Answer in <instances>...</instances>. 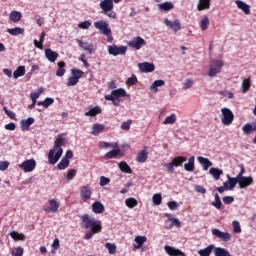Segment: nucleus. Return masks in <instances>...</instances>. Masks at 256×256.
Returning a JSON list of instances; mask_svg holds the SVG:
<instances>
[{
	"instance_id": "obj_35",
	"label": "nucleus",
	"mask_w": 256,
	"mask_h": 256,
	"mask_svg": "<svg viewBox=\"0 0 256 256\" xmlns=\"http://www.w3.org/2000/svg\"><path fill=\"white\" fill-rule=\"evenodd\" d=\"M163 85H165L164 80H155L150 86V91H153V93H157V91H159L158 87H163Z\"/></svg>"
},
{
	"instance_id": "obj_20",
	"label": "nucleus",
	"mask_w": 256,
	"mask_h": 256,
	"mask_svg": "<svg viewBox=\"0 0 256 256\" xmlns=\"http://www.w3.org/2000/svg\"><path fill=\"white\" fill-rule=\"evenodd\" d=\"M235 3L237 5L238 9L243 11V13H245V15H251V6H249V4L243 2L242 0H236Z\"/></svg>"
},
{
	"instance_id": "obj_32",
	"label": "nucleus",
	"mask_w": 256,
	"mask_h": 256,
	"mask_svg": "<svg viewBox=\"0 0 256 256\" xmlns=\"http://www.w3.org/2000/svg\"><path fill=\"white\" fill-rule=\"evenodd\" d=\"M103 131H105V125L99 124V123H95L92 126L91 134L92 135H99V133H101Z\"/></svg>"
},
{
	"instance_id": "obj_4",
	"label": "nucleus",
	"mask_w": 256,
	"mask_h": 256,
	"mask_svg": "<svg viewBox=\"0 0 256 256\" xmlns=\"http://www.w3.org/2000/svg\"><path fill=\"white\" fill-rule=\"evenodd\" d=\"M235 119V115L231 109L224 107L221 109V121L224 125H231Z\"/></svg>"
},
{
	"instance_id": "obj_5",
	"label": "nucleus",
	"mask_w": 256,
	"mask_h": 256,
	"mask_svg": "<svg viewBox=\"0 0 256 256\" xmlns=\"http://www.w3.org/2000/svg\"><path fill=\"white\" fill-rule=\"evenodd\" d=\"M61 155H63V149L52 148L48 153V161L50 165H55L59 159H61Z\"/></svg>"
},
{
	"instance_id": "obj_17",
	"label": "nucleus",
	"mask_w": 256,
	"mask_h": 256,
	"mask_svg": "<svg viewBox=\"0 0 256 256\" xmlns=\"http://www.w3.org/2000/svg\"><path fill=\"white\" fill-rule=\"evenodd\" d=\"M164 251H166L169 256H185L183 251L169 245L164 246Z\"/></svg>"
},
{
	"instance_id": "obj_62",
	"label": "nucleus",
	"mask_w": 256,
	"mask_h": 256,
	"mask_svg": "<svg viewBox=\"0 0 256 256\" xmlns=\"http://www.w3.org/2000/svg\"><path fill=\"white\" fill-rule=\"evenodd\" d=\"M79 29H89L91 27V21L86 20L78 24Z\"/></svg>"
},
{
	"instance_id": "obj_63",
	"label": "nucleus",
	"mask_w": 256,
	"mask_h": 256,
	"mask_svg": "<svg viewBox=\"0 0 256 256\" xmlns=\"http://www.w3.org/2000/svg\"><path fill=\"white\" fill-rule=\"evenodd\" d=\"M194 81L191 80V79H186L184 82H183V87L184 89H191V87H193L194 85Z\"/></svg>"
},
{
	"instance_id": "obj_1",
	"label": "nucleus",
	"mask_w": 256,
	"mask_h": 256,
	"mask_svg": "<svg viewBox=\"0 0 256 256\" xmlns=\"http://www.w3.org/2000/svg\"><path fill=\"white\" fill-rule=\"evenodd\" d=\"M81 221L85 229H90L85 235L86 240L91 239L96 233H101V221L95 219V217L89 216V214H84L81 216Z\"/></svg>"
},
{
	"instance_id": "obj_2",
	"label": "nucleus",
	"mask_w": 256,
	"mask_h": 256,
	"mask_svg": "<svg viewBox=\"0 0 256 256\" xmlns=\"http://www.w3.org/2000/svg\"><path fill=\"white\" fill-rule=\"evenodd\" d=\"M71 75L72 77H69L67 79V82H66L67 87H75V85L79 83V79L83 77V71L77 68H72Z\"/></svg>"
},
{
	"instance_id": "obj_61",
	"label": "nucleus",
	"mask_w": 256,
	"mask_h": 256,
	"mask_svg": "<svg viewBox=\"0 0 256 256\" xmlns=\"http://www.w3.org/2000/svg\"><path fill=\"white\" fill-rule=\"evenodd\" d=\"M168 208L170 211H177L179 209V204H177L175 201H170L168 202Z\"/></svg>"
},
{
	"instance_id": "obj_12",
	"label": "nucleus",
	"mask_w": 256,
	"mask_h": 256,
	"mask_svg": "<svg viewBox=\"0 0 256 256\" xmlns=\"http://www.w3.org/2000/svg\"><path fill=\"white\" fill-rule=\"evenodd\" d=\"M238 179V185L240 189H245L251 185H253V177L251 176H242Z\"/></svg>"
},
{
	"instance_id": "obj_21",
	"label": "nucleus",
	"mask_w": 256,
	"mask_h": 256,
	"mask_svg": "<svg viewBox=\"0 0 256 256\" xmlns=\"http://www.w3.org/2000/svg\"><path fill=\"white\" fill-rule=\"evenodd\" d=\"M99 114H101V106H90L88 111L85 112L86 117H95Z\"/></svg>"
},
{
	"instance_id": "obj_64",
	"label": "nucleus",
	"mask_w": 256,
	"mask_h": 256,
	"mask_svg": "<svg viewBox=\"0 0 256 256\" xmlns=\"http://www.w3.org/2000/svg\"><path fill=\"white\" fill-rule=\"evenodd\" d=\"M164 167L169 171V173H175V164L173 162L164 164Z\"/></svg>"
},
{
	"instance_id": "obj_39",
	"label": "nucleus",
	"mask_w": 256,
	"mask_h": 256,
	"mask_svg": "<svg viewBox=\"0 0 256 256\" xmlns=\"http://www.w3.org/2000/svg\"><path fill=\"white\" fill-rule=\"evenodd\" d=\"M53 103H55V100L53 98H45L44 101H39L37 102L38 107H45V109H47V107H50V105H53Z\"/></svg>"
},
{
	"instance_id": "obj_18",
	"label": "nucleus",
	"mask_w": 256,
	"mask_h": 256,
	"mask_svg": "<svg viewBox=\"0 0 256 256\" xmlns=\"http://www.w3.org/2000/svg\"><path fill=\"white\" fill-rule=\"evenodd\" d=\"M45 57L50 63H55L59 58V53L53 51L51 48L45 49Z\"/></svg>"
},
{
	"instance_id": "obj_57",
	"label": "nucleus",
	"mask_w": 256,
	"mask_h": 256,
	"mask_svg": "<svg viewBox=\"0 0 256 256\" xmlns=\"http://www.w3.org/2000/svg\"><path fill=\"white\" fill-rule=\"evenodd\" d=\"M137 83V76L135 74H132L130 78L127 79L126 85L129 87H132V85H135Z\"/></svg>"
},
{
	"instance_id": "obj_27",
	"label": "nucleus",
	"mask_w": 256,
	"mask_h": 256,
	"mask_svg": "<svg viewBox=\"0 0 256 256\" xmlns=\"http://www.w3.org/2000/svg\"><path fill=\"white\" fill-rule=\"evenodd\" d=\"M184 169L189 173L195 171V156H191L188 159V162L184 164Z\"/></svg>"
},
{
	"instance_id": "obj_13",
	"label": "nucleus",
	"mask_w": 256,
	"mask_h": 256,
	"mask_svg": "<svg viewBox=\"0 0 256 256\" xmlns=\"http://www.w3.org/2000/svg\"><path fill=\"white\" fill-rule=\"evenodd\" d=\"M197 161L201 165L203 171H209V168L213 167V162H211V160H209V158H205L203 156H198Z\"/></svg>"
},
{
	"instance_id": "obj_22",
	"label": "nucleus",
	"mask_w": 256,
	"mask_h": 256,
	"mask_svg": "<svg viewBox=\"0 0 256 256\" xmlns=\"http://www.w3.org/2000/svg\"><path fill=\"white\" fill-rule=\"evenodd\" d=\"M33 123H35V119L32 117L21 120L20 125H21L22 131H29V127H31Z\"/></svg>"
},
{
	"instance_id": "obj_49",
	"label": "nucleus",
	"mask_w": 256,
	"mask_h": 256,
	"mask_svg": "<svg viewBox=\"0 0 256 256\" xmlns=\"http://www.w3.org/2000/svg\"><path fill=\"white\" fill-rule=\"evenodd\" d=\"M105 247L108 249L110 255H115L117 253V246L115 244L107 242Z\"/></svg>"
},
{
	"instance_id": "obj_54",
	"label": "nucleus",
	"mask_w": 256,
	"mask_h": 256,
	"mask_svg": "<svg viewBox=\"0 0 256 256\" xmlns=\"http://www.w3.org/2000/svg\"><path fill=\"white\" fill-rule=\"evenodd\" d=\"M75 175H77L76 169L68 170L67 175H66L67 181H73V179L75 178Z\"/></svg>"
},
{
	"instance_id": "obj_11",
	"label": "nucleus",
	"mask_w": 256,
	"mask_h": 256,
	"mask_svg": "<svg viewBox=\"0 0 256 256\" xmlns=\"http://www.w3.org/2000/svg\"><path fill=\"white\" fill-rule=\"evenodd\" d=\"M164 25H166V27L168 29H171L174 33H178V31H181V21L179 20L171 21L168 18H165Z\"/></svg>"
},
{
	"instance_id": "obj_10",
	"label": "nucleus",
	"mask_w": 256,
	"mask_h": 256,
	"mask_svg": "<svg viewBox=\"0 0 256 256\" xmlns=\"http://www.w3.org/2000/svg\"><path fill=\"white\" fill-rule=\"evenodd\" d=\"M211 233L213 237H217L220 241H224L225 243L231 241V234L229 232H223L217 228H213Z\"/></svg>"
},
{
	"instance_id": "obj_40",
	"label": "nucleus",
	"mask_w": 256,
	"mask_h": 256,
	"mask_svg": "<svg viewBox=\"0 0 256 256\" xmlns=\"http://www.w3.org/2000/svg\"><path fill=\"white\" fill-rule=\"evenodd\" d=\"M118 155H121V150L119 148L113 149L105 154L106 159H115V157H118Z\"/></svg>"
},
{
	"instance_id": "obj_36",
	"label": "nucleus",
	"mask_w": 256,
	"mask_h": 256,
	"mask_svg": "<svg viewBox=\"0 0 256 256\" xmlns=\"http://www.w3.org/2000/svg\"><path fill=\"white\" fill-rule=\"evenodd\" d=\"M185 161H187V157L177 156L173 158L172 163L174 164V167H182Z\"/></svg>"
},
{
	"instance_id": "obj_59",
	"label": "nucleus",
	"mask_w": 256,
	"mask_h": 256,
	"mask_svg": "<svg viewBox=\"0 0 256 256\" xmlns=\"http://www.w3.org/2000/svg\"><path fill=\"white\" fill-rule=\"evenodd\" d=\"M232 227H233L234 233H241V224H239V221L234 220L232 222Z\"/></svg>"
},
{
	"instance_id": "obj_37",
	"label": "nucleus",
	"mask_w": 256,
	"mask_h": 256,
	"mask_svg": "<svg viewBox=\"0 0 256 256\" xmlns=\"http://www.w3.org/2000/svg\"><path fill=\"white\" fill-rule=\"evenodd\" d=\"M173 7V2H163L161 4H158L159 11H171Z\"/></svg>"
},
{
	"instance_id": "obj_38",
	"label": "nucleus",
	"mask_w": 256,
	"mask_h": 256,
	"mask_svg": "<svg viewBox=\"0 0 256 256\" xmlns=\"http://www.w3.org/2000/svg\"><path fill=\"white\" fill-rule=\"evenodd\" d=\"M7 33L10 35H13L14 37H17V35H23L25 33V29L21 27H15L7 30Z\"/></svg>"
},
{
	"instance_id": "obj_7",
	"label": "nucleus",
	"mask_w": 256,
	"mask_h": 256,
	"mask_svg": "<svg viewBox=\"0 0 256 256\" xmlns=\"http://www.w3.org/2000/svg\"><path fill=\"white\" fill-rule=\"evenodd\" d=\"M94 27L100 30L102 35H111V28H109V22L106 20H99L94 22Z\"/></svg>"
},
{
	"instance_id": "obj_48",
	"label": "nucleus",
	"mask_w": 256,
	"mask_h": 256,
	"mask_svg": "<svg viewBox=\"0 0 256 256\" xmlns=\"http://www.w3.org/2000/svg\"><path fill=\"white\" fill-rule=\"evenodd\" d=\"M57 77H63L65 75V62H58V69L56 71Z\"/></svg>"
},
{
	"instance_id": "obj_45",
	"label": "nucleus",
	"mask_w": 256,
	"mask_h": 256,
	"mask_svg": "<svg viewBox=\"0 0 256 256\" xmlns=\"http://www.w3.org/2000/svg\"><path fill=\"white\" fill-rule=\"evenodd\" d=\"M249 89H251V79L246 78L242 82L241 91H242V93H247V91H249Z\"/></svg>"
},
{
	"instance_id": "obj_33",
	"label": "nucleus",
	"mask_w": 256,
	"mask_h": 256,
	"mask_svg": "<svg viewBox=\"0 0 256 256\" xmlns=\"http://www.w3.org/2000/svg\"><path fill=\"white\" fill-rule=\"evenodd\" d=\"M112 95H114V98L116 99H119V97H130L129 94H127V91H125L123 88L113 90Z\"/></svg>"
},
{
	"instance_id": "obj_3",
	"label": "nucleus",
	"mask_w": 256,
	"mask_h": 256,
	"mask_svg": "<svg viewBox=\"0 0 256 256\" xmlns=\"http://www.w3.org/2000/svg\"><path fill=\"white\" fill-rule=\"evenodd\" d=\"M128 47L135 49L136 51L141 50L142 47L147 45V41L141 36H136L127 42Z\"/></svg>"
},
{
	"instance_id": "obj_52",
	"label": "nucleus",
	"mask_w": 256,
	"mask_h": 256,
	"mask_svg": "<svg viewBox=\"0 0 256 256\" xmlns=\"http://www.w3.org/2000/svg\"><path fill=\"white\" fill-rule=\"evenodd\" d=\"M125 204L129 207V209H133V207H137L138 202L135 198H128L125 200Z\"/></svg>"
},
{
	"instance_id": "obj_47",
	"label": "nucleus",
	"mask_w": 256,
	"mask_h": 256,
	"mask_svg": "<svg viewBox=\"0 0 256 256\" xmlns=\"http://www.w3.org/2000/svg\"><path fill=\"white\" fill-rule=\"evenodd\" d=\"M209 25H210L209 17H207L206 15L203 16V18L200 21V27L202 31H207V29L209 28Z\"/></svg>"
},
{
	"instance_id": "obj_26",
	"label": "nucleus",
	"mask_w": 256,
	"mask_h": 256,
	"mask_svg": "<svg viewBox=\"0 0 256 256\" xmlns=\"http://www.w3.org/2000/svg\"><path fill=\"white\" fill-rule=\"evenodd\" d=\"M22 17H23V14H21V12H19L17 10L11 11L10 15H9V19L13 23H19V21H21Z\"/></svg>"
},
{
	"instance_id": "obj_25",
	"label": "nucleus",
	"mask_w": 256,
	"mask_h": 256,
	"mask_svg": "<svg viewBox=\"0 0 256 256\" xmlns=\"http://www.w3.org/2000/svg\"><path fill=\"white\" fill-rule=\"evenodd\" d=\"M113 0H102L100 2V8L102 11H113Z\"/></svg>"
},
{
	"instance_id": "obj_8",
	"label": "nucleus",
	"mask_w": 256,
	"mask_h": 256,
	"mask_svg": "<svg viewBox=\"0 0 256 256\" xmlns=\"http://www.w3.org/2000/svg\"><path fill=\"white\" fill-rule=\"evenodd\" d=\"M109 55H113V57H117V55H125L127 53V46H117V45H109L108 46Z\"/></svg>"
},
{
	"instance_id": "obj_43",
	"label": "nucleus",
	"mask_w": 256,
	"mask_h": 256,
	"mask_svg": "<svg viewBox=\"0 0 256 256\" xmlns=\"http://www.w3.org/2000/svg\"><path fill=\"white\" fill-rule=\"evenodd\" d=\"M25 76V66H19L14 72L13 77L14 79H19V77Z\"/></svg>"
},
{
	"instance_id": "obj_46",
	"label": "nucleus",
	"mask_w": 256,
	"mask_h": 256,
	"mask_svg": "<svg viewBox=\"0 0 256 256\" xmlns=\"http://www.w3.org/2000/svg\"><path fill=\"white\" fill-rule=\"evenodd\" d=\"M63 145H65V139L63 138V136H58L54 142L53 149H63L61 148L63 147Z\"/></svg>"
},
{
	"instance_id": "obj_30",
	"label": "nucleus",
	"mask_w": 256,
	"mask_h": 256,
	"mask_svg": "<svg viewBox=\"0 0 256 256\" xmlns=\"http://www.w3.org/2000/svg\"><path fill=\"white\" fill-rule=\"evenodd\" d=\"M209 173L212 175L215 181H219V179H221V175H223V171L215 167L210 168Z\"/></svg>"
},
{
	"instance_id": "obj_9",
	"label": "nucleus",
	"mask_w": 256,
	"mask_h": 256,
	"mask_svg": "<svg viewBox=\"0 0 256 256\" xmlns=\"http://www.w3.org/2000/svg\"><path fill=\"white\" fill-rule=\"evenodd\" d=\"M223 68V61L221 60H214L212 61L210 65V70H209V77H215L217 73H221V69Z\"/></svg>"
},
{
	"instance_id": "obj_15",
	"label": "nucleus",
	"mask_w": 256,
	"mask_h": 256,
	"mask_svg": "<svg viewBox=\"0 0 256 256\" xmlns=\"http://www.w3.org/2000/svg\"><path fill=\"white\" fill-rule=\"evenodd\" d=\"M227 179L228 181H225L223 183L225 189H228V191H232V189H235V187L237 186L238 179L237 177H231L230 175H227Z\"/></svg>"
},
{
	"instance_id": "obj_58",
	"label": "nucleus",
	"mask_w": 256,
	"mask_h": 256,
	"mask_svg": "<svg viewBox=\"0 0 256 256\" xmlns=\"http://www.w3.org/2000/svg\"><path fill=\"white\" fill-rule=\"evenodd\" d=\"M219 95H222V97H227V99H233V97H235V94L228 90L220 91Z\"/></svg>"
},
{
	"instance_id": "obj_50",
	"label": "nucleus",
	"mask_w": 256,
	"mask_h": 256,
	"mask_svg": "<svg viewBox=\"0 0 256 256\" xmlns=\"http://www.w3.org/2000/svg\"><path fill=\"white\" fill-rule=\"evenodd\" d=\"M69 163V160L62 158V160L57 165V168L60 169V171H64V169H67V167H69Z\"/></svg>"
},
{
	"instance_id": "obj_29",
	"label": "nucleus",
	"mask_w": 256,
	"mask_h": 256,
	"mask_svg": "<svg viewBox=\"0 0 256 256\" xmlns=\"http://www.w3.org/2000/svg\"><path fill=\"white\" fill-rule=\"evenodd\" d=\"M133 244L134 249H141V246L147 242V236H136Z\"/></svg>"
},
{
	"instance_id": "obj_19",
	"label": "nucleus",
	"mask_w": 256,
	"mask_h": 256,
	"mask_svg": "<svg viewBox=\"0 0 256 256\" xmlns=\"http://www.w3.org/2000/svg\"><path fill=\"white\" fill-rule=\"evenodd\" d=\"M49 208H45L44 211H46V213H57V211L59 210V207H61V204L59 202H57V200L55 199H50L49 200Z\"/></svg>"
},
{
	"instance_id": "obj_16",
	"label": "nucleus",
	"mask_w": 256,
	"mask_h": 256,
	"mask_svg": "<svg viewBox=\"0 0 256 256\" xmlns=\"http://www.w3.org/2000/svg\"><path fill=\"white\" fill-rule=\"evenodd\" d=\"M91 195H93V190L89 186H83L80 189V197L83 199V201H88V199H91Z\"/></svg>"
},
{
	"instance_id": "obj_24",
	"label": "nucleus",
	"mask_w": 256,
	"mask_h": 256,
	"mask_svg": "<svg viewBox=\"0 0 256 256\" xmlns=\"http://www.w3.org/2000/svg\"><path fill=\"white\" fill-rule=\"evenodd\" d=\"M211 9V0H198L197 10L205 11Z\"/></svg>"
},
{
	"instance_id": "obj_60",
	"label": "nucleus",
	"mask_w": 256,
	"mask_h": 256,
	"mask_svg": "<svg viewBox=\"0 0 256 256\" xmlns=\"http://www.w3.org/2000/svg\"><path fill=\"white\" fill-rule=\"evenodd\" d=\"M23 247L19 246L17 248H15L14 250H12V255L13 256H23Z\"/></svg>"
},
{
	"instance_id": "obj_6",
	"label": "nucleus",
	"mask_w": 256,
	"mask_h": 256,
	"mask_svg": "<svg viewBox=\"0 0 256 256\" xmlns=\"http://www.w3.org/2000/svg\"><path fill=\"white\" fill-rule=\"evenodd\" d=\"M35 167H37V161L35 159H28L19 164V168L24 171V173H32L35 171Z\"/></svg>"
},
{
	"instance_id": "obj_53",
	"label": "nucleus",
	"mask_w": 256,
	"mask_h": 256,
	"mask_svg": "<svg viewBox=\"0 0 256 256\" xmlns=\"http://www.w3.org/2000/svg\"><path fill=\"white\" fill-rule=\"evenodd\" d=\"M242 131L245 133V135H249V133L255 130L253 129V125L251 123H247L242 127Z\"/></svg>"
},
{
	"instance_id": "obj_14",
	"label": "nucleus",
	"mask_w": 256,
	"mask_h": 256,
	"mask_svg": "<svg viewBox=\"0 0 256 256\" xmlns=\"http://www.w3.org/2000/svg\"><path fill=\"white\" fill-rule=\"evenodd\" d=\"M138 69H140L142 73H153V71H155V65L149 62H143L138 64Z\"/></svg>"
},
{
	"instance_id": "obj_28",
	"label": "nucleus",
	"mask_w": 256,
	"mask_h": 256,
	"mask_svg": "<svg viewBox=\"0 0 256 256\" xmlns=\"http://www.w3.org/2000/svg\"><path fill=\"white\" fill-rule=\"evenodd\" d=\"M77 43L79 45V47H81V49H83L84 51H88V53H93L94 49H93V44H90L88 42H83V40H77Z\"/></svg>"
},
{
	"instance_id": "obj_31",
	"label": "nucleus",
	"mask_w": 256,
	"mask_h": 256,
	"mask_svg": "<svg viewBox=\"0 0 256 256\" xmlns=\"http://www.w3.org/2000/svg\"><path fill=\"white\" fill-rule=\"evenodd\" d=\"M92 211L100 215V213H103V211H105V206H103V203H101L100 201H96L92 204Z\"/></svg>"
},
{
	"instance_id": "obj_56",
	"label": "nucleus",
	"mask_w": 256,
	"mask_h": 256,
	"mask_svg": "<svg viewBox=\"0 0 256 256\" xmlns=\"http://www.w3.org/2000/svg\"><path fill=\"white\" fill-rule=\"evenodd\" d=\"M131 123H133V120L129 119L121 124V129L123 131H129L131 129Z\"/></svg>"
},
{
	"instance_id": "obj_44",
	"label": "nucleus",
	"mask_w": 256,
	"mask_h": 256,
	"mask_svg": "<svg viewBox=\"0 0 256 256\" xmlns=\"http://www.w3.org/2000/svg\"><path fill=\"white\" fill-rule=\"evenodd\" d=\"M147 157V150H142L141 152L138 153L136 161L137 163H145V161H147Z\"/></svg>"
},
{
	"instance_id": "obj_42",
	"label": "nucleus",
	"mask_w": 256,
	"mask_h": 256,
	"mask_svg": "<svg viewBox=\"0 0 256 256\" xmlns=\"http://www.w3.org/2000/svg\"><path fill=\"white\" fill-rule=\"evenodd\" d=\"M10 237H12L14 241H25V234L19 233L17 231L10 232Z\"/></svg>"
},
{
	"instance_id": "obj_23",
	"label": "nucleus",
	"mask_w": 256,
	"mask_h": 256,
	"mask_svg": "<svg viewBox=\"0 0 256 256\" xmlns=\"http://www.w3.org/2000/svg\"><path fill=\"white\" fill-rule=\"evenodd\" d=\"M215 251V244H210L204 249L198 250V255L200 256H211V253Z\"/></svg>"
},
{
	"instance_id": "obj_41",
	"label": "nucleus",
	"mask_w": 256,
	"mask_h": 256,
	"mask_svg": "<svg viewBox=\"0 0 256 256\" xmlns=\"http://www.w3.org/2000/svg\"><path fill=\"white\" fill-rule=\"evenodd\" d=\"M176 122H177V115L173 113L170 116H167L165 118V120L163 121V125H173Z\"/></svg>"
},
{
	"instance_id": "obj_34",
	"label": "nucleus",
	"mask_w": 256,
	"mask_h": 256,
	"mask_svg": "<svg viewBox=\"0 0 256 256\" xmlns=\"http://www.w3.org/2000/svg\"><path fill=\"white\" fill-rule=\"evenodd\" d=\"M118 167H119L120 171H122V173H128V174L133 173L131 166H129V164H127V162H125V161L120 162L118 164Z\"/></svg>"
},
{
	"instance_id": "obj_55",
	"label": "nucleus",
	"mask_w": 256,
	"mask_h": 256,
	"mask_svg": "<svg viewBox=\"0 0 256 256\" xmlns=\"http://www.w3.org/2000/svg\"><path fill=\"white\" fill-rule=\"evenodd\" d=\"M152 201L155 205H161L163 197L161 196V194H154L152 197Z\"/></svg>"
},
{
	"instance_id": "obj_51",
	"label": "nucleus",
	"mask_w": 256,
	"mask_h": 256,
	"mask_svg": "<svg viewBox=\"0 0 256 256\" xmlns=\"http://www.w3.org/2000/svg\"><path fill=\"white\" fill-rule=\"evenodd\" d=\"M221 205H223V203L221 202V198L219 197V194H215L214 202H212V206L215 207L216 209H221Z\"/></svg>"
}]
</instances>
